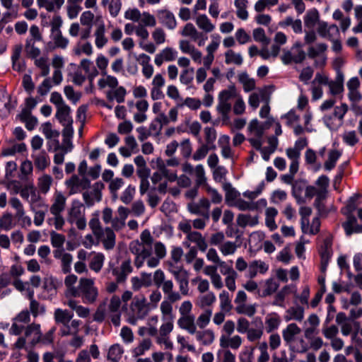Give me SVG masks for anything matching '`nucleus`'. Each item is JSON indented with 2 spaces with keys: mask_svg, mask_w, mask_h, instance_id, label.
<instances>
[{
  "mask_svg": "<svg viewBox=\"0 0 362 362\" xmlns=\"http://www.w3.org/2000/svg\"><path fill=\"white\" fill-rule=\"evenodd\" d=\"M129 250L134 256V264L138 269L145 264L151 269L157 267L167 255L165 245L160 241L153 243V238L147 229L140 234V240L129 243Z\"/></svg>",
  "mask_w": 362,
  "mask_h": 362,
  "instance_id": "1",
  "label": "nucleus"
},
{
  "mask_svg": "<svg viewBox=\"0 0 362 362\" xmlns=\"http://www.w3.org/2000/svg\"><path fill=\"white\" fill-rule=\"evenodd\" d=\"M153 281L157 288H161L166 297L160 305L163 320L165 319L173 320V303L181 300L183 295L180 292L174 291L173 281L171 279H166L164 272L160 269H156L153 272Z\"/></svg>",
  "mask_w": 362,
  "mask_h": 362,
  "instance_id": "2",
  "label": "nucleus"
},
{
  "mask_svg": "<svg viewBox=\"0 0 362 362\" xmlns=\"http://www.w3.org/2000/svg\"><path fill=\"white\" fill-rule=\"evenodd\" d=\"M127 321L133 325H136L140 320L145 318L149 312L146 298L144 295L135 296L129 307L123 305Z\"/></svg>",
  "mask_w": 362,
  "mask_h": 362,
  "instance_id": "3",
  "label": "nucleus"
},
{
  "mask_svg": "<svg viewBox=\"0 0 362 362\" xmlns=\"http://www.w3.org/2000/svg\"><path fill=\"white\" fill-rule=\"evenodd\" d=\"M274 122L273 118H268L263 123H261L257 119H253L249 122L247 128L249 136L247 141L253 148L261 149L264 132L273 125Z\"/></svg>",
  "mask_w": 362,
  "mask_h": 362,
  "instance_id": "4",
  "label": "nucleus"
},
{
  "mask_svg": "<svg viewBox=\"0 0 362 362\" xmlns=\"http://www.w3.org/2000/svg\"><path fill=\"white\" fill-rule=\"evenodd\" d=\"M78 291L77 297H81L83 303L88 304H94L99 296L94 280L90 278L83 277L79 279Z\"/></svg>",
  "mask_w": 362,
  "mask_h": 362,
  "instance_id": "5",
  "label": "nucleus"
},
{
  "mask_svg": "<svg viewBox=\"0 0 362 362\" xmlns=\"http://www.w3.org/2000/svg\"><path fill=\"white\" fill-rule=\"evenodd\" d=\"M301 332V329L296 323L288 324L285 329L282 331V336L284 341L289 346L293 351L298 353H304L307 351V346L303 339H300V346H295L293 345L296 337Z\"/></svg>",
  "mask_w": 362,
  "mask_h": 362,
  "instance_id": "6",
  "label": "nucleus"
},
{
  "mask_svg": "<svg viewBox=\"0 0 362 362\" xmlns=\"http://www.w3.org/2000/svg\"><path fill=\"white\" fill-rule=\"evenodd\" d=\"M169 272L174 276L175 279L179 284L180 292L183 296L189 294V273L183 267H175L172 262H169Z\"/></svg>",
  "mask_w": 362,
  "mask_h": 362,
  "instance_id": "7",
  "label": "nucleus"
},
{
  "mask_svg": "<svg viewBox=\"0 0 362 362\" xmlns=\"http://www.w3.org/2000/svg\"><path fill=\"white\" fill-rule=\"evenodd\" d=\"M306 57V54L302 49L300 42H296L289 50H284L281 59L284 64L291 63L300 64Z\"/></svg>",
  "mask_w": 362,
  "mask_h": 362,
  "instance_id": "8",
  "label": "nucleus"
},
{
  "mask_svg": "<svg viewBox=\"0 0 362 362\" xmlns=\"http://www.w3.org/2000/svg\"><path fill=\"white\" fill-rule=\"evenodd\" d=\"M105 185L101 182H95L90 190L83 192V199L86 206L90 207L95 204V202H100L102 199V190Z\"/></svg>",
  "mask_w": 362,
  "mask_h": 362,
  "instance_id": "9",
  "label": "nucleus"
},
{
  "mask_svg": "<svg viewBox=\"0 0 362 362\" xmlns=\"http://www.w3.org/2000/svg\"><path fill=\"white\" fill-rule=\"evenodd\" d=\"M95 237L99 242L103 243L104 248L107 250H112L115 246L116 235L113 230L110 227L105 228Z\"/></svg>",
  "mask_w": 362,
  "mask_h": 362,
  "instance_id": "10",
  "label": "nucleus"
},
{
  "mask_svg": "<svg viewBox=\"0 0 362 362\" xmlns=\"http://www.w3.org/2000/svg\"><path fill=\"white\" fill-rule=\"evenodd\" d=\"M157 17L159 23L168 30H175L177 25V22L174 13L167 8L158 10Z\"/></svg>",
  "mask_w": 362,
  "mask_h": 362,
  "instance_id": "11",
  "label": "nucleus"
},
{
  "mask_svg": "<svg viewBox=\"0 0 362 362\" xmlns=\"http://www.w3.org/2000/svg\"><path fill=\"white\" fill-rule=\"evenodd\" d=\"M211 202L205 197L201 198L197 202H191L187 204V210L189 213L202 216L204 213H209Z\"/></svg>",
  "mask_w": 362,
  "mask_h": 362,
  "instance_id": "12",
  "label": "nucleus"
},
{
  "mask_svg": "<svg viewBox=\"0 0 362 362\" xmlns=\"http://www.w3.org/2000/svg\"><path fill=\"white\" fill-rule=\"evenodd\" d=\"M54 257L60 260L62 271L64 274H68L71 269V263L73 256L68 252H65L64 249H57L53 252Z\"/></svg>",
  "mask_w": 362,
  "mask_h": 362,
  "instance_id": "13",
  "label": "nucleus"
},
{
  "mask_svg": "<svg viewBox=\"0 0 362 362\" xmlns=\"http://www.w3.org/2000/svg\"><path fill=\"white\" fill-rule=\"evenodd\" d=\"M269 99L270 97L267 92V88L264 87L259 88L257 92H254L250 95L248 104L253 110H256L259 105L260 100L269 103Z\"/></svg>",
  "mask_w": 362,
  "mask_h": 362,
  "instance_id": "14",
  "label": "nucleus"
},
{
  "mask_svg": "<svg viewBox=\"0 0 362 362\" xmlns=\"http://www.w3.org/2000/svg\"><path fill=\"white\" fill-rule=\"evenodd\" d=\"M182 36L190 38L194 42H198V45L202 46L204 44L203 33L199 32L192 23H187L185 25L180 31Z\"/></svg>",
  "mask_w": 362,
  "mask_h": 362,
  "instance_id": "15",
  "label": "nucleus"
},
{
  "mask_svg": "<svg viewBox=\"0 0 362 362\" xmlns=\"http://www.w3.org/2000/svg\"><path fill=\"white\" fill-rule=\"evenodd\" d=\"M66 197L61 192L56 190L52 199L49 212L63 213L66 206Z\"/></svg>",
  "mask_w": 362,
  "mask_h": 362,
  "instance_id": "16",
  "label": "nucleus"
},
{
  "mask_svg": "<svg viewBox=\"0 0 362 362\" xmlns=\"http://www.w3.org/2000/svg\"><path fill=\"white\" fill-rule=\"evenodd\" d=\"M83 216H85L83 204L78 199L73 200L67 211V221L74 223V220Z\"/></svg>",
  "mask_w": 362,
  "mask_h": 362,
  "instance_id": "17",
  "label": "nucleus"
},
{
  "mask_svg": "<svg viewBox=\"0 0 362 362\" xmlns=\"http://www.w3.org/2000/svg\"><path fill=\"white\" fill-rule=\"evenodd\" d=\"M24 335L30 340L32 346H35L40 343L41 339V329L40 325L36 323H31L25 328Z\"/></svg>",
  "mask_w": 362,
  "mask_h": 362,
  "instance_id": "18",
  "label": "nucleus"
},
{
  "mask_svg": "<svg viewBox=\"0 0 362 362\" xmlns=\"http://www.w3.org/2000/svg\"><path fill=\"white\" fill-rule=\"evenodd\" d=\"M318 34L326 39L332 40L333 37L339 33V30L337 25L332 24L328 25L326 22H320L317 27Z\"/></svg>",
  "mask_w": 362,
  "mask_h": 362,
  "instance_id": "19",
  "label": "nucleus"
},
{
  "mask_svg": "<svg viewBox=\"0 0 362 362\" xmlns=\"http://www.w3.org/2000/svg\"><path fill=\"white\" fill-rule=\"evenodd\" d=\"M177 57V52L172 47H167L155 56L154 63L160 66L165 62H173Z\"/></svg>",
  "mask_w": 362,
  "mask_h": 362,
  "instance_id": "20",
  "label": "nucleus"
},
{
  "mask_svg": "<svg viewBox=\"0 0 362 362\" xmlns=\"http://www.w3.org/2000/svg\"><path fill=\"white\" fill-rule=\"evenodd\" d=\"M136 61L141 66V73L146 79H150L154 73L153 66L150 64L151 57L146 54H140Z\"/></svg>",
  "mask_w": 362,
  "mask_h": 362,
  "instance_id": "21",
  "label": "nucleus"
},
{
  "mask_svg": "<svg viewBox=\"0 0 362 362\" xmlns=\"http://www.w3.org/2000/svg\"><path fill=\"white\" fill-rule=\"evenodd\" d=\"M78 277L75 274H69L64 279V285L66 287L65 296L66 298H76L78 296V285L75 286Z\"/></svg>",
  "mask_w": 362,
  "mask_h": 362,
  "instance_id": "22",
  "label": "nucleus"
},
{
  "mask_svg": "<svg viewBox=\"0 0 362 362\" xmlns=\"http://www.w3.org/2000/svg\"><path fill=\"white\" fill-rule=\"evenodd\" d=\"M219 342L220 346L223 349H228V348H230L236 350L240 347L243 339L239 335L233 337L221 335Z\"/></svg>",
  "mask_w": 362,
  "mask_h": 362,
  "instance_id": "23",
  "label": "nucleus"
},
{
  "mask_svg": "<svg viewBox=\"0 0 362 362\" xmlns=\"http://www.w3.org/2000/svg\"><path fill=\"white\" fill-rule=\"evenodd\" d=\"M281 323V318L276 313H270L264 318L265 331L272 333L277 330Z\"/></svg>",
  "mask_w": 362,
  "mask_h": 362,
  "instance_id": "24",
  "label": "nucleus"
},
{
  "mask_svg": "<svg viewBox=\"0 0 362 362\" xmlns=\"http://www.w3.org/2000/svg\"><path fill=\"white\" fill-rule=\"evenodd\" d=\"M332 252V241L329 238L324 240L320 246L319 253L321 257L322 270L325 271L327 268Z\"/></svg>",
  "mask_w": 362,
  "mask_h": 362,
  "instance_id": "25",
  "label": "nucleus"
},
{
  "mask_svg": "<svg viewBox=\"0 0 362 362\" xmlns=\"http://www.w3.org/2000/svg\"><path fill=\"white\" fill-rule=\"evenodd\" d=\"M177 325L180 329L186 330L190 334H193L197 329L195 317L193 315L180 316L177 320Z\"/></svg>",
  "mask_w": 362,
  "mask_h": 362,
  "instance_id": "26",
  "label": "nucleus"
},
{
  "mask_svg": "<svg viewBox=\"0 0 362 362\" xmlns=\"http://www.w3.org/2000/svg\"><path fill=\"white\" fill-rule=\"evenodd\" d=\"M35 168L39 171L45 170L50 165V158L45 151L32 156Z\"/></svg>",
  "mask_w": 362,
  "mask_h": 362,
  "instance_id": "27",
  "label": "nucleus"
},
{
  "mask_svg": "<svg viewBox=\"0 0 362 362\" xmlns=\"http://www.w3.org/2000/svg\"><path fill=\"white\" fill-rule=\"evenodd\" d=\"M193 334H195L196 339L203 346L211 344L215 339V334L210 329L203 330H195Z\"/></svg>",
  "mask_w": 362,
  "mask_h": 362,
  "instance_id": "28",
  "label": "nucleus"
},
{
  "mask_svg": "<svg viewBox=\"0 0 362 362\" xmlns=\"http://www.w3.org/2000/svg\"><path fill=\"white\" fill-rule=\"evenodd\" d=\"M269 269V266L262 260H253L250 262L248 268V276L254 279L259 273L265 274Z\"/></svg>",
  "mask_w": 362,
  "mask_h": 362,
  "instance_id": "29",
  "label": "nucleus"
},
{
  "mask_svg": "<svg viewBox=\"0 0 362 362\" xmlns=\"http://www.w3.org/2000/svg\"><path fill=\"white\" fill-rule=\"evenodd\" d=\"M186 238L189 242L194 243L201 252H205L208 248L206 240L200 232L194 230L186 236Z\"/></svg>",
  "mask_w": 362,
  "mask_h": 362,
  "instance_id": "30",
  "label": "nucleus"
},
{
  "mask_svg": "<svg viewBox=\"0 0 362 362\" xmlns=\"http://www.w3.org/2000/svg\"><path fill=\"white\" fill-rule=\"evenodd\" d=\"M279 283L273 278L267 279L264 281L263 288L259 293V297L266 298L274 294L279 288Z\"/></svg>",
  "mask_w": 362,
  "mask_h": 362,
  "instance_id": "31",
  "label": "nucleus"
},
{
  "mask_svg": "<svg viewBox=\"0 0 362 362\" xmlns=\"http://www.w3.org/2000/svg\"><path fill=\"white\" fill-rule=\"evenodd\" d=\"M304 318V308L300 305L292 306L286 311L284 319L286 321L295 320L301 322Z\"/></svg>",
  "mask_w": 362,
  "mask_h": 362,
  "instance_id": "32",
  "label": "nucleus"
},
{
  "mask_svg": "<svg viewBox=\"0 0 362 362\" xmlns=\"http://www.w3.org/2000/svg\"><path fill=\"white\" fill-rule=\"evenodd\" d=\"M195 23L199 30L206 33H211L215 29V25L206 14H199L195 18Z\"/></svg>",
  "mask_w": 362,
  "mask_h": 362,
  "instance_id": "33",
  "label": "nucleus"
},
{
  "mask_svg": "<svg viewBox=\"0 0 362 362\" xmlns=\"http://www.w3.org/2000/svg\"><path fill=\"white\" fill-rule=\"evenodd\" d=\"M286 154L291 160L289 170L293 173H297L299 169L300 152L293 148H288L286 150Z\"/></svg>",
  "mask_w": 362,
  "mask_h": 362,
  "instance_id": "34",
  "label": "nucleus"
},
{
  "mask_svg": "<svg viewBox=\"0 0 362 362\" xmlns=\"http://www.w3.org/2000/svg\"><path fill=\"white\" fill-rule=\"evenodd\" d=\"M78 67L85 71L87 74L88 79L90 82L99 74L98 69L93 66V62L88 59L85 58L81 59Z\"/></svg>",
  "mask_w": 362,
  "mask_h": 362,
  "instance_id": "35",
  "label": "nucleus"
},
{
  "mask_svg": "<svg viewBox=\"0 0 362 362\" xmlns=\"http://www.w3.org/2000/svg\"><path fill=\"white\" fill-rule=\"evenodd\" d=\"M127 94V90L123 86H119L114 89H109L106 92V98L109 101L115 100L118 103H122L124 101Z\"/></svg>",
  "mask_w": 362,
  "mask_h": 362,
  "instance_id": "36",
  "label": "nucleus"
},
{
  "mask_svg": "<svg viewBox=\"0 0 362 362\" xmlns=\"http://www.w3.org/2000/svg\"><path fill=\"white\" fill-rule=\"evenodd\" d=\"M66 304L73 310L76 312L77 315L82 318L88 317L90 314V310L88 308L79 304V302L74 300L73 298H69Z\"/></svg>",
  "mask_w": 362,
  "mask_h": 362,
  "instance_id": "37",
  "label": "nucleus"
},
{
  "mask_svg": "<svg viewBox=\"0 0 362 362\" xmlns=\"http://www.w3.org/2000/svg\"><path fill=\"white\" fill-rule=\"evenodd\" d=\"M95 45L97 48H103L108 42V39L105 35V26L104 23H101L97 26L94 31Z\"/></svg>",
  "mask_w": 362,
  "mask_h": 362,
  "instance_id": "38",
  "label": "nucleus"
},
{
  "mask_svg": "<svg viewBox=\"0 0 362 362\" xmlns=\"http://www.w3.org/2000/svg\"><path fill=\"white\" fill-rule=\"evenodd\" d=\"M73 52L78 57L83 54L91 56L93 53V47L89 41H78L73 49Z\"/></svg>",
  "mask_w": 362,
  "mask_h": 362,
  "instance_id": "39",
  "label": "nucleus"
},
{
  "mask_svg": "<svg viewBox=\"0 0 362 362\" xmlns=\"http://www.w3.org/2000/svg\"><path fill=\"white\" fill-rule=\"evenodd\" d=\"M71 108L69 105L58 107L56 112V118L62 125L73 123V119L70 115Z\"/></svg>",
  "mask_w": 362,
  "mask_h": 362,
  "instance_id": "40",
  "label": "nucleus"
},
{
  "mask_svg": "<svg viewBox=\"0 0 362 362\" xmlns=\"http://www.w3.org/2000/svg\"><path fill=\"white\" fill-rule=\"evenodd\" d=\"M236 222L240 228H245L247 226H255L259 223V216H252L249 214H240L238 215Z\"/></svg>",
  "mask_w": 362,
  "mask_h": 362,
  "instance_id": "41",
  "label": "nucleus"
},
{
  "mask_svg": "<svg viewBox=\"0 0 362 362\" xmlns=\"http://www.w3.org/2000/svg\"><path fill=\"white\" fill-rule=\"evenodd\" d=\"M218 145L221 149V155L225 158H232L234 152L230 146V137L227 135H222L218 139Z\"/></svg>",
  "mask_w": 362,
  "mask_h": 362,
  "instance_id": "42",
  "label": "nucleus"
},
{
  "mask_svg": "<svg viewBox=\"0 0 362 362\" xmlns=\"http://www.w3.org/2000/svg\"><path fill=\"white\" fill-rule=\"evenodd\" d=\"M238 81L243 85L245 92L248 93L254 90L256 88L255 80L250 78L247 72H241L238 76Z\"/></svg>",
  "mask_w": 362,
  "mask_h": 362,
  "instance_id": "43",
  "label": "nucleus"
},
{
  "mask_svg": "<svg viewBox=\"0 0 362 362\" xmlns=\"http://www.w3.org/2000/svg\"><path fill=\"white\" fill-rule=\"evenodd\" d=\"M73 317V314L68 310L57 308L54 310V318L57 324L66 326Z\"/></svg>",
  "mask_w": 362,
  "mask_h": 362,
  "instance_id": "44",
  "label": "nucleus"
},
{
  "mask_svg": "<svg viewBox=\"0 0 362 362\" xmlns=\"http://www.w3.org/2000/svg\"><path fill=\"white\" fill-rule=\"evenodd\" d=\"M53 183V178L48 174H43L37 178V186L40 191L43 194H46L50 189Z\"/></svg>",
  "mask_w": 362,
  "mask_h": 362,
  "instance_id": "45",
  "label": "nucleus"
},
{
  "mask_svg": "<svg viewBox=\"0 0 362 362\" xmlns=\"http://www.w3.org/2000/svg\"><path fill=\"white\" fill-rule=\"evenodd\" d=\"M25 53L28 58L33 60L40 57L41 50L35 45L32 39H27L25 45Z\"/></svg>",
  "mask_w": 362,
  "mask_h": 362,
  "instance_id": "46",
  "label": "nucleus"
},
{
  "mask_svg": "<svg viewBox=\"0 0 362 362\" xmlns=\"http://www.w3.org/2000/svg\"><path fill=\"white\" fill-rule=\"evenodd\" d=\"M278 214V211L274 207H268L265 211V225L271 230L273 231L277 228L275 218Z\"/></svg>",
  "mask_w": 362,
  "mask_h": 362,
  "instance_id": "47",
  "label": "nucleus"
},
{
  "mask_svg": "<svg viewBox=\"0 0 362 362\" xmlns=\"http://www.w3.org/2000/svg\"><path fill=\"white\" fill-rule=\"evenodd\" d=\"M12 107L10 95L4 92H0V115L6 117Z\"/></svg>",
  "mask_w": 362,
  "mask_h": 362,
  "instance_id": "48",
  "label": "nucleus"
},
{
  "mask_svg": "<svg viewBox=\"0 0 362 362\" xmlns=\"http://www.w3.org/2000/svg\"><path fill=\"white\" fill-rule=\"evenodd\" d=\"M223 189L226 192L225 200L226 202L233 206V204L239 199L240 195V192L233 188L230 183H226L223 185Z\"/></svg>",
  "mask_w": 362,
  "mask_h": 362,
  "instance_id": "49",
  "label": "nucleus"
},
{
  "mask_svg": "<svg viewBox=\"0 0 362 362\" xmlns=\"http://www.w3.org/2000/svg\"><path fill=\"white\" fill-rule=\"evenodd\" d=\"M234 5L236 8V16L238 18L245 21L248 18V11H247V0H235Z\"/></svg>",
  "mask_w": 362,
  "mask_h": 362,
  "instance_id": "50",
  "label": "nucleus"
},
{
  "mask_svg": "<svg viewBox=\"0 0 362 362\" xmlns=\"http://www.w3.org/2000/svg\"><path fill=\"white\" fill-rule=\"evenodd\" d=\"M225 63L226 64H235L240 66L243 63V58L241 54L235 52L233 49H228L225 52Z\"/></svg>",
  "mask_w": 362,
  "mask_h": 362,
  "instance_id": "51",
  "label": "nucleus"
},
{
  "mask_svg": "<svg viewBox=\"0 0 362 362\" xmlns=\"http://www.w3.org/2000/svg\"><path fill=\"white\" fill-rule=\"evenodd\" d=\"M52 217L47 218V222L49 226H53L56 230H62L65 225V218L62 213L50 212Z\"/></svg>",
  "mask_w": 362,
  "mask_h": 362,
  "instance_id": "52",
  "label": "nucleus"
},
{
  "mask_svg": "<svg viewBox=\"0 0 362 362\" xmlns=\"http://www.w3.org/2000/svg\"><path fill=\"white\" fill-rule=\"evenodd\" d=\"M232 106L230 102L225 101L218 98V105L216 110L221 115L223 121L229 119V113L231 110Z\"/></svg>",
  "mask_w": 362,
  "mask_h": 362,
  "instance_id": "53",
  "label": "nucleus"
},
{
  "mask_svg": "<svg viewBox=\"0 0 362 362\" xmlns=\"http://www.w3.org/2000/svg\"><path fill=\"white\" fill-rule=\"evenodd\" d=\"M124 181L122 177H115L108 185L109 191L113 200L118 199V192L124 186Z\"/></svg>",
  "mask_w": 362,
  "mask_h": 362,
  "instance_id": "54",
  "label": "nucleus"
},
{
  "mask_svg": "<svg viewBox=\"0 0 362 362\" xmlns=\"http://www.w3.org/2000/svg\"><path fill=\"white\" fill-rule=\"evenodd\" d=\"M34 64L40 70L41 76H47L49 74V64L47 57H40L34 60Z\"/></svg>",
  "mask_w": 362,
  "mask_h": 362,
  "instance_id": "55",
  "label": "nucleus"
},
{
  "mask_svg": "<svg viewBox=\"0 0 362 362\" xmlns=\"http://www.w3.org/2000/svg\"><path fill=\"white\" fill-rule=\"evenodd\" d=\"M235 310L238 314L252 317L257 312L256 305L246 303L236 305Z\"/></svg>",
  "mask_w": 362,
  "mask_h": 362,
  "instance_id": "56",
  "label": "nucleus"
},
{
  "mask_svg": "<svg viewBox=\"0 0 362 362\" xmlns=\"http://www.w3.org/2000/svg\"><path fill=\"white\" fill-rule=\"evenodd\" d=\"M204 144L209 145L212 150H215L216 146L215 145V141L216 139L217 134L215 129L213 127H206L204 129Z\"/></svg>",
  "mask_w": 362,
  "mask_h": 362,
  "instance_id": "57",
  "label": "nucleus"
},
{
  "mask_svg": "<svg viewBox=\"0 0 362 362\" xmlns=\"http://www.w3.org/2000/svg\"><path fill=\"white\" fill-rule=\"evenodd\" d=\"M105 261V255L102 253L95 254L89 263V267L95 273L101 271Z\"/></svg>",
  "mask_w": 362,
  "mask_h": 362,
  "instance_id": "58",
  "label": "nucleus"
},
{
  "mask_svg": "<svg viewBox=\"0 0 362 362\" xmlns=\"http://www.w3.org/2000/svg\"><path fill=\"white\" fill-rule=\"evenodd\" d=\"M239 247L235 242L228 240L220 245L219 250L223 256H229L234 255Z\"/></svg>",
  "mask_w": 362,
  "mask_h": 362,
  "instance_id": "59",
  "label": "nucleus"
},
{
  "mask_svg": "<svg viewBox=\"0 0 362 362\" xmlns=\"http://www.w3.org/2000/svg\"><path fill=\"white\" fill-rule=\"evenodd\" d=\"M219 300L221 310L226 313H229L233 308V305L228 292L222 291L219 294Z\"/></svg>",
  "mask_w": 362,
  "mask_h": 362,
  "instance_id": "60",
  "label": "nucleus"
},
{
  "mask_svg": "<svg viewBox=\"0 0 362 362\" xmlns=\"http://www.w3.org/2000/svg\"><path fill=\"white\" fill-rule=\"evenodd\" d=\"M341 153L337 150H331L328 153V158L325 162L324 167L326 170H332L335 165L337 160L341 156Z\"/></svg>",
  "mask_w": 362,
  "mask_h": 362,
  "instance_id": "61",
  "label": "nucleus"
},
{
  "mask_svg": "<svg viewBox=\"0 0 362 362\" xmlns=\"http://www.w3.org/2000/svg\"><path fill=\"white\" fill-rule=\"evenodd\" d=\"M124 350L122 347L115 344L110 346L107 353V358L113 362H117L122 358Z\"/></svg>",
  "mask_w": 362,
  "mask_h": 362,
  "instance_id": "62",
  "label": "nucleus"
},
{
  "mask_svg": "<svg viewBox=\"0 0 362 362\" xmlns=\"http://www.w3.org/2000/svg\"><path fill=\"white\" fill-rule=\"evenodd\" d=\"M152 346V342L150 339H143L139 344L133 349L132 354L134 356H139L149 350Z\"/></svg>",
  "mask_w": 362,
  "mask_h": 362,
  "instance_id": "63",
  "label": "nucleus"
},
{
  "mask_svg": "<svg viewBox=\"0 0 362 362\" xmlns=\"http://www.w3.org/2000/svg\"><path fill=\"white\" fill-rule=\"evenodd\" d=\"M51 38L55 48L65 49L69 45V40L63 36L62 32L51 33Z\"/></svg>",
  "mask_w": 362,
  "mask_h": 362,
  "instance_id": "64",
  "label": "nucleus"
}]
</instances>
